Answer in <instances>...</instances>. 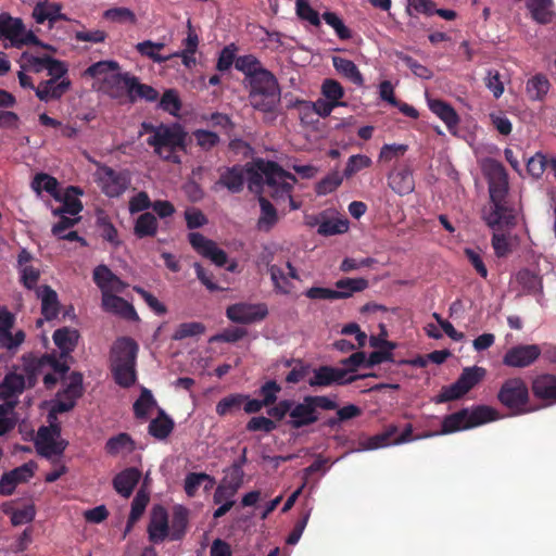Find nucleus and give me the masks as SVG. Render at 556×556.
<instances>
[{"label": "nucleus", "instance_id": "nucleus-37", "mask_svg": "<svg viewBox=\"0 0 556 556\" xmlns=\"http://www.w3.org/2000/svg\"><path fill=\"white\" fill-rule=\"evenodd\" d=\"M157 231V219L149 212L142 213L136 220L134 233L137 238L153 237Z\"/></svg>", "mask_w": 556, "mask_h": 556}, {"label": "nucleus", "instance_id": "nucleus-53", "mask_svg": "<svg viewBox=\"0 0 556 556\" xmlns=\"http://www.w3.org/2000/svg\"><path fill=\"white\" fill-rule=\"evenodd\" d=\"M308 384L313 388H326L333 386L332 366L323 365L313 370V376L308 379Z\"/></svg>", "mask_w": 556, "mask_h": 556}, {"label": "nucleus", "instance_id": "nucleus-55", "mask_svg": "<svg viewBox=\"0 0 556 556\" xmlns=\"http://www.w3.org/2000/svg\"><path fill=\"white\" fill-rule=\"evenodd\" d=\"M367 377H376V374L353 375V369H346L344 366L342 368L332 367V380L337 386L350 384Z\"/></svg>", "mask_w": 556, "mask_h": 556}, {"label": "nucleus", "instance_id": "nucleus-27", "mask_svg": "<svg viewBox=\"0 0 556 556\" xmlns=\"http://www.w3.org/2000/svg\"><path fill=\"white\" fill-rule=\"evenodd\" d=\"M38 296L41 299V314L47 320H52L58 317L60 313V303L58 293L49 286H41L37 291Z\"/></svg>", "mask_w": 556, "mask_h": 556}, {"label": "nucleus", "instance_id": "nucleus-48", "mask_svg": "<svg viewBox=\"0 0 556 556\" xmlns=\"http://www.w3.org/2000/svg\"><path fill=\"white\" fill-rule=\"evenodd\" d=\"M268 273L277 293L289 294L291 292L292 283L288 280V274L286 275L281 267L273 264L268 267Z\"/></svg>", "mask_w": 556, "mask_h": 556}, {"label": "nucleus", "instance_id": "nucleus-9", "mask_svg": "<svg viewBox=\"0 0 556 556\" xmlns=\"http://www.w3.org/2000/svg\"><path fill=\"white\" fill-rule=\"evenodd\" d=\"M338 290L324 287H312L305 291V296L311 300H338L348 299L354 292H361L368 287L365 278H343L336 282Z\"/></svg>", "mask_w": 556, "mask_h": 556}, {"label": "nucleus", "instance_id": "nucleus-47", "mask_svg": "<svg viewBox=\"0 0 556 556\" xmlns=\"http://www.w3.org/2000/svg\"><path fill=\"white\" fill-rule=\"evenodd\" d=\"M203 482L215 484V478L205 472H190L185 478V492L189 497H193Z\"/></svg>", "mask_w": 556, "mask_h": 556}, {"label": "nucleus", "instance_id": "nucleus-33", "mask_svg": "<svg viewBox=\"0 0 556 556\" xmlns=\"http://www.w3.org/2000/svg\"><path fill=\"white\" fill-rule=\"evenodd\" d=\"M110 369L116 384L130 388L137 380L136 365L110 364Z\"/></svg>", "mask_w": 556, "mask_h": 556}, {"label": "nucleus", "instance_id": "nucleus-23", "mask_svg": "<svg viewBox=\"0 0 556 556\" xmlns=\"http://www.w3.org/2000/svg\"><path fill=\"white\" fill-rule=\"evenodd\" d=\"M244 181V168L241 165H233L220 172L215 185L226 188L231 193H239L243 190Z\"/></svg>", "mask_w": 556, "mask_h": 556}, {"label": "nucleus", "instance_id": "nucleus-28", "mask_svg": "<svg viewBox=\"0 0 556 556\" xmlns=\"http://www.w3.org/2000/svg\"><path fill=\"white\" fill-rule=\"evenodd\" d=\"M54 344L61 351V357H67L76 348L78 331L68 327L59 328L53 333Z\"/></svg>", "mask_w": 556, "mask_h": 556}, {"label": "nucleus", "instance_id": "nucleus-14", "mask_svg": "<svg viewBox=\"0 0 556 556\" xmlns=\"http://www.w3.org/2000/svg\"><path fill=\"white\" fill-rule=\"evenodd\" d=\"M542 351L536 344H519L510 348L503 357V364L513 368H525L532 365Z\"/></svg>", "mask_w": 556, "mask_h": 556}, {"label": "nucleus", "instance_id": "nucleus-4", "mask_svg": "<svg viewBox=\"0 0 556 556\" xmlns=\"http://www.w3.org/2000/svg\"><path fill=\"white\" fill-rule=\"evenodd\" d=\"M254 167L264 174L265 184L271 189L270 195L275 200L291 198L293 185L296 182L293 174L285 170L278 163L263 159L256 160Z\"/></svg>", "mask_w": 556, "mask_h": 556}, {"label": "nucleus", "instance_id": "nucleus-8", "mask_svg": "<svg viewBox=\"0 0 556 556\" xmlns=\"http://www.w3.org/2000/svg\"><path fill=\"white\" fill-rule=\"evenodd\" d=\"M481 218L493 230L516 225V215L508 198H489V202L481 211Z\"/></svg>", "mask_w": 556, "mask_h": 556}, {"label": "nucleus", "instance_id": "nucleus-24", "mask_svg": "<svg viewBox=\"0 0 556 556\" xmlns=\"http://www.w3.org/2000/svg\"><path fill=\"white\" fill-rule=\"evenodd\" d=\"M102 306L106 312L114 313L126 320H139V316L135 307L128 301L118 295L112 294L103 296Z\"/></svg>", "mask_w": 556, "mask_h": 556}, {"label": "nucleus", "instance_id": "nucleus-44", "mask_svg": "<svg viewBox=\"0 0 556 556\" xmlns=\"http://www.w3.org/2000/svg\"><path fill=\"white\" fill-rule=\"evenodd\" d=\"M25 379L22 375L8 374L2 383H0V395L11 397L23 392Z\"/></svg>", "mask_w": 556, "mask_h": 556}, {"label": "nucleus", "instance_id": "nucleus-21", "mask_svg": "<svg viewBox=\"0 0 556 556\" xmlns=\"http://www.w3.org/2000/svg\"><path fill=\"white\" fill-rule=\"evenodd\" d=\"M531 391L535 399L544 402L546 406L556 404V376L541 374L531 383Z\"/></svg>", "mask_w": 556, "mask_h": 556}, {"label": "nucleus", "instance_id": "nucleus-2", "mask_svg": "<svg viewBox=\"0 0 556 556\" xmlns=\"http://www.w3.org/2000/svg\"><path fill=\"white\" fill-rule=\"evenodd\" d=\"M498 418V412L488 405H477L471 408H462L442 419L440 433L450 434L471 429Z\"/></svg>", "mask_w": 556, "mask_h": 556}, {"label": "nucleus", "instance_id": "nucleus-46", "mask_svg": "<svg viewBox=\"0 0 556 556\" xmlns=\"http://www.w3.org/2000/svg\"><path fill=\"white\" fill-rule=\"evenodd\" d=\"M61 396L72 401L76 405V401L83 395V375L73 371L70 375V381L66 387L59 392Z\"/></svg>", "mask_w": 556, "mask_h": 556}, {"label": "nucleus", "instance_id": "nucleus-39", "mask_svg": "<svg viewBox=\"0 0 556 556\" xmlns=\"http://www.w3.org/2000/svg\"><path fill=\"white\" fill-rule=\"evenodd\" d=\"M489 125L501 136L508 137L513 131V123L508 112L494 110L489 113Z\"/></svg>", "mask_w": 556, "mask_h": 556}, {"label": "nucleus", "instance_id": "nucleus-57", "mask_svg": "<svg viewBox=\"0 0 556 556\" xmlns=\"http://www.w3.org/2000/svg\"><path fill=\"white\" fill-rule=\"evenodd\" d=\"M371 165V160L367 155L355 154L351 155L348 160L345 168L343 170V176L346 178L352 177L359 170L367 168Z\"/></svg>", "mask_w": 556, "mask_h": 556}, {"label": "nucleus", "instance_id": "nucleus-61", "mask_svg": "<svg viewBox=\"0 0 556 556\" xmlns=\"http://www.w3.org/2000/svg\"><path fill=\"white\" fill-rule=\"evenodd\" d=\"M407 150L408 146L403 143L383 144L379 153V161L389 163L393 160H397L402 157Z\"/></svg>", "mask_w": 556, "mask_h": 556}, {"label": "nucleus", "instance_id": "nucleus-18", "mask_svg": "<svg viewBox=\"0 0 556 556\" xmlns=\"http://www.w3.org/2000/svg\"><path fill=\"white\" fill-rule=\"evenodd\" d=\"M93 281L101 290L102 298L114 293H122L127 285L117 277L106 265H98L93 269Z\"/></svg>", "mask_w": 556, "mask_h": 556}, {"label": "nucleus", "instance_id": "nucleus-41", "mask_svg": "<svg viewBox=\"0 0 556 556\" xmlns=\"http://www.w3.org/2000/svg\"><path fill=\"white\" fill-rule=\"evenodd\" d=\"M517 281L529 294H539L542 292V278L528 268L518 271Z\"/></svg>", "mask_w": 556, "mask_h": 556}, {"label": "nucleus", "instance_id": "nucleus-12", "mask_svg": "<svg viewBox=\"0 0 556 556\" xmlns=\"http://www.w3.org/2000/svg\"><path fill=\"white\" fill-rule=\"evenodd\" d=\"M188 240L192 249L201 256L208 258L216 266L223 267L228 261L227 253L216 242L200 232H190Z\"/></svg>", "mask_w": 556, "mask_h": 556}, {"label": "nucleus", "instance_id": "nucleus-56", "mask_svg": "<svg viewBox=\"0 0 556 556\" xmlns=\"http://www.w3.org/2000/svg\"><path fill=\"white\" fill-rule=\"evenodd\" d=\"M349 229V223L344 219L339 218H330L325 219L320 223L318 227V233L321 236H333L339 233H344Z\"/></svg>", "mask_w": 556, "mask_h": 556}, {"label": "nucleus", "instance_id": "nucleus-26", "mask_svg": "<svg viewBox=\"0 0 556 556\" xmlns=\"http://www.w3.org/2000/svg\"><path fill=\"white\" fill-rule=\"evenodd\" d=\"M141 478V472L135 467H129L117 473L113 479L115 491L127 498L132 494L135 486Z\"/></svg>", "mask_w": 556, "mask_h": 556}, {"label": "nucleus", "instance_id": "nucleus-35", "mask_svg": "<svg viewBox=\"0 0 556 556\" xmlns=\"http://www.w3.org/2000/svg\"><path fill=\"white\" fill-rule=\"evenodd\" d=\"M188 509L182 506L174 508L172 522L169 527V538L173 541L181 540L188 526Z\"/></svg>", "mask_w": 556, "mask_h": 556}, {"label": "nucleus", "instance_id": "nucleus-40", "mask_svg": "<svg viewBox=\"0 0 556 556\" xmlns=\"http://www.w3.org/2000/svg\"><path fill=\"white\" fill-rule=\"evenodd\" d=\"M527 7L535 22L546 24L552 20V0H529Z\"/></svg>", "mask_w": 556, "mask_h": 556}, {"label": "nucleus", "instance_id": "nucleus-32", "mask_svg": "<svg viewBox=\"0 0 556 556\" xmlns=\"http://www.w3.org/2000/svg\"><path fill=\"white\" fill-rule=\"evenodd\" d=\"M174 427V420L161 409L159 416L150 421L148 430L153 438L165 440L173 432Z\"/></svg>", "mask_w": 556, "mask_h": 556}, {"label": "nucleus", "instance_id": "nucleus-36", "mask_svg": "<svg viewBox=\"0 0 556 556\" xmlns=\"http://www.w3.org/2000/svg\"><path fill=\"white\" fill-rule=\"evenodd\" d=\"M332 64L336 71L346 79L357 86L363 85V76L354 62L341 56H333Z\"/></svg>", "mask_w": 556, "mask_h": 556}, {"label": "nucleus", "instance_id": "nucleus-22", "mask_svg": "<svg viewBox=\"0 0 556 556\" xmlns=\"http://www.w3.org/2000/svg\"><path fill=\"white\" fill-rule=\"evenodd\" d=\"M251 93L264 97H276L279 94V86L275 76L262 67L258 72L248 80Z\"/></svg>", "mask_w": 556, "mask_h": 556}, {"label": "nucleus", "instance_id": "nucleus-11", "mask_svg": "<svg viewBox=\"0 0 556 556\" xmlns=\"http://www.w3.org/2000/svg\"><path fill=\"white\" fill-rule=\"evenodd\" d=\"M481 167L488 181L489 198H508L509 181L504 165L495 159L488 157Z\"/></svg>", "mask_w": 556, "mask_h": 556}, {"label": "nucleus", "instance_id": "nucleus-43", "mask_svg": "<svg viewBox=\"0 0 556 556\" xmlns=\"http://www.w3.org/2000/svg\"><path fill=\"white\" fill-rule=\"evenodd\" d=\"M104 448L108 454L115 456L123 451L132 452L135 450V442L128 433L122 432L110 438Z\"/></svg>", "mask_w": 556, "mask_h": 556}, {"label": "nucleus", "instance_id": "nucleus-15", "mask_svg": "<svg viewBox=\"0 0 556 556\" xmlns=\"http://www.w3.org/2000/svg\"><path fill=\"white\" fill-rule=\"evenodd\" d=\"M123 78L119 92H125L131 101L154 102L157 100L159 91L152 86L142 84L138 77L129 72H125Z\"/></svg>", "mask_w": 556, "mask_h": 556}, {"label": "nucleus", "instance_id": "nucleus-31", "mask_svg": "<svg viewBox=\"0 0 556 556\" xmlns=\"http://www.w3.org/2000/svg\"><path fill=\"white\" fill-rule=\"evenodd\" d=\"M34 4L33 16L38 24H42L47 21L52 23L61 17V7L58 3H51L48 0H38Z\"/></svg>", "mask_w": 556, "mask_h": 556}, {"label": "nucleus", "instance_id": "nucleus-5", "mask_svg": "<svg viewBox=\"0 0 556 556\" xmlns=\"http://www.w3.org/2000/svg\"><path fill=\"white\" fill-rule=\"evenodd\" d=\"M124 73L118 62L102 60L87 67L84 72V77L91 79L93 86H97L99 89L116 96L119 93Z\"/></svg>", "mask_w": 556, "mask_h": 556}, {"label": "nucleus", "instance_id": "nucleus-7", "mask_svg": "<svg viewBox=\"0 0 556 556\" xmlns=\"http://www.w3.org/2000/svg\"><path fill=\"white\" fill-rule=\"evenodd\" d=\"M497 400L511 415H522L529 412V388L519 377L509 378L503 382L497 393Z\"/></svg>", "mask_w": 556, "mask_h": 556}, {"label": "nucleus", "instance_id": "nucleus-29", "mask_svg": "<svg viewBox=\"0 0 556 556\" xmlns=\"http://www.w3.org/2000/svg\"><path fill=\"white\" fill-rule=\"evenodd\" d=\"M399 432V428L395 425H389L384 430L378 434L367 438L359 442V450L370 451L381 447H386L392 444L393 437Z\"/></svg>", "mask_w": 556, "mask_h": 556}, {"label": "nucleus", "instance_id": "nucleus-45", "mask_svg": "<svg viewBox=\"0 0 556 556\" xmlns=\"http://www.w3.org/2000/svg\"><path fill=\"white\" fill-rule=\"evenodd\" d=\"M485 376V369L478 366L466 367L457 378L458 383L468 393Z\"/></svg>", "mask_w": 556, "mask_h": 556}, {"label": "nucleus", "instance_id": "nucleus-25", "mask_svg": "<svg viewBox=\"0 0 556 556\" xmlns=\"http://www.w3.org/2000/svg\"><path fill=\"white\" fill-rule=\"evenodd\" d=\"M388 179L391 189L400 195L409 194L414 191L415 180L408 166L395 168L390 173Z\"/></svg>", "mask_w": 556, "mask_h": 556}, {"label": "nucleus", "instance_id": "nucleus-51", "mask_svg": "<svg viewBox=\"0 0 556 556\" xmlns=\"http://www.w3.org/2000/svg\"><path fill=\"white\" fill-rule=\"evenodd\" d=\"M235 67L244 74L247 81L251 79L263 66L261 62L252 54L237 58Z\"/></svg>", "mask_w": 556, "mask_h": 556}, {"label": "nucleus", "instance_id": "nucleus-6", "mask_svg": "<svg viewBox=\"0 0 556 556\" xmlns=\"http://www.w3.org/2000/svg\"><path fill=\"white\" fill-rule=\"evenodd\" d=\"M185 140L186 135L181 130L161 127L147 141L160 157L179 164L181 160L178 152L185 151Z\"/></svg>", "mask_w": 556, "mask_h": 556}, {"label": "nucleus", "instance_id": "nucleus-19", "mask_svg": "<svg viewBox=\"0 0 556 556\" xmlns=\"http://www.w3.org/2000/svg\"><path fill=\"white\" fill-rule=\"evenodd\" d=\"M56 438L51 434V430L47 427L39 428L35 441L37 453L46 458L62 455L68 443L65 440L58 441Z\"/></svg>", "mask_w": 556, "mask_h": 556}, {"label": "nucleus", "instance_id": "nucleus-42", "mask_svg": "<svg viewBox=\"0 0 556 556\" xmlns=\"http://www.w3.org/2000/svg\"><path fill=\"white\" fill-rule=\"evenodd\" d=\"M261 206V216L257 226L261 230H270L278 222L277 211L275 206L264 197L258 199Z\"/></svg>", "mask_w": 556, "mask_h": 556}, {"label": "nucleus", "instance_id": "nucleus-50", "mask_svg": "<svg viewBox=\"0 0 556 556\" xmlns=\"http://www.w3.org/2000/svg\"><path fill=\"white\" fill-rule=\"evenodd\" d=\"M245 400H248V395L239 393L225 396L216 404V413L219 416H226L239 409Z\"/></svg>", "mask_w": 556, "mask_h": 556}, {"label": "nucleus", "instance_id": "nucleus-10", "mask_svg": "<svg viewBox=\"0 0 556 556\" xmlns=\"http://www.w3.org/2000/svg\"><path fill=\"white\" fill-rule=\"evenodd\" d=\"M8 39L12 47L22 48L29 45H40L36 35L25 28L21 18L7 13L0 14V39Z\"/></svg>", "mask_w": 556, "mask_h": 556}, {"label": "nucleus", "instance_id": "nucleus-54", "mask_svg": "<svg viewBox=\"0 0 556 556\" xmlns=\"http://www.w3.org/2000/svg\"><path fill=\"white\" fill-rule=\"evenodd\" d=\"M205 332V326L199 321H190L180 324L175 332L173 339L176 341L184 340L190 337H197Z\"/></svg>", "mask_w": 556, "mask_h": 556}, {"label": "nucleus", "instance_id": "nucleus-3", "mask_svg": "<svg viewBox=\"0 0 556 556\" xmlns=\"http://www.w3.org/2000/svg\"><path fill=\"white\" fill-rule=\"evenodd\" d=\"M338 403L326 395H306L301 403L291 407L289 425L300 429L315 424L319 419L317 409L333 410Z\"/></svg>", "mask_w": 556, "mask_h": 556}, {"label": "nucleus", "instance_id": "nucleus-52", "mask_svg": "<svg viewBox=\"0 0 556 556\" xmlns=\"http://www.w3.org/2000/svg\"><path fill=\"white\" fill-rule=\"evenodd\" d=\"M433 113L441 118L451 134L456 135L459 117L453 106H430Z\"/></svg>", "mask_w": 556, "mask_h": 556}, {"label": "nucleus", "instance_id": "nucleus-64", "mask_svg": "<svg viewBox=\"0 0 556 556\" xmlns=\"http://www.w3.org/2000/svg\"><path fill=\"white\" fill-rule=\"evenodd\" d=\"M491 244L495 255L500 258L508 256L513 251L509 238L505 233L494 232Z\"/></svg>", "mask_w": 556, "mask_h": 556}, {"label": "nucleus", "instance_id": "nucleus-60", "mask_svg": "<svg viewBox=\"0 0 556 556\" xmlns=\"http://www.w3.org/2000/svg\"><path fill=\"white\" fill-rule=\"evenodd\" d=\"M343 181V176L339 172H333L323 178L316 186V192L319 195H326L334 191Z\"/></svg>", "mask_w": 556, "mask_h": 556}, {"label": "nucleus", "instance_id": "nucleus-30", "mask_svg": "<svg viewBox=\"0 0 556 556\" xmlns=\"http://www.w3.org/2000/svg\"><path fill=\"white\" fill-rule=\"evenodd\" d=\"M551 84L543 74H535L528 79L526 93L531 101H544L549 91Z\"/></svg>", "mask_w": 556, "mask_h": 556}, {"label": "nucleus", "instance_id": "nucleus-63", "mask_svg": "<svg viewBox=\"0 0 556 556\" xmlns=\"http://www.w3.org/2000/svg\"><path fill=\"white\" fill-rule=\"evenodd\" d=\"M280 391L281 387L275 380L266 381L258 390V395L262 396V404L266 407L273 405L277 401Z\"/></svg>", "mask_w": 556, "mask_h": 556}, {"label": "nucleus", "instance_id": "nucleus-58", "mask_svg": "<svg viewBox=\"0 0 556 556\" xmlns=\"http://www.w3.org/2000/svg\"><path fill=\"white\" fill-rule=\"evenodd\" d=\"M485 87L498 99L504 92V77L496 70H489L484 78Z\"/></svg>", "mask_w": 556, "mask_h": 556}, {"label": "nucleus", "instance_id": "nucleus-49", "mask_svg": "<svg viewBox=\"0 0 556 556\" xmlns=\"http://www.w3.org/2000/svg\"><path fill=\"white\" fill-rule=\"evenodd\" d=\"M103 17L113 23L136 24L137 17L132 10L125 7H114L103 12Z\"/></svg>", "mask_w": 556, "mask_h": 556}, {"label": "nucleus", "instance_id": "nucleus-13", "mask_svg": "<svg viewBox=\"0 0 556 556\" xmlns=\"http://www.w3.org/2000/svg\"><path fill=\"white\" fill-rule=\"evenodd\" d=\"M268 314L266 304L236 303L227 307L226 316L233 323L249 325L263 320Z\"/></svg>", "mask_w": 556, "mask_h": 556}, {"label": "nucleus", "instance_id": "nucleus-16", "mask_svg": "<svg viewBox=\"0 0 556 556\" xmlns=\"http://www.w3.org/2000/svg\"><path fill=\"white\" fill-rule=\"evenodd\" d=\"M138 343L130 337L116 339L110 351V364L137 365Z\"/></svg>", "mask_w": 556, "mask_h": 556}, {"label": "nucleus", "instance_id": "nucleus-34", "mask_svg": "<svg viewBox=\"0 0 556 556\" xmlns=\"http://www.w3.org/2000/svg\"><path fill=\"white\" fill-rule=\"evenodd\" d=\"M83 191L78 187L70 186L65 194L63 197V205L60 208L53 211L54 215L58 214H70L72 216L77 215L83 210V204L79 199H77L78 194H81Z\"/></svg>", "mask_w": 556, "mask_h": 556}, {"label": "nucleus", "instance_id": "nucleus-62", "mask_svg": "<svg viewBox=\"0 0 556 556\" xmlns=\"http://www.w3.org/2000/svg\"><path fill=\"white\" fill-rule=\"evenodd\" d=\"M323 18L327 25L333 28L340 39H350L351 30L345 26L342 18L333 12H325Z\"/></svg>", "mask_w": 556, "mask_h": 556}, {"label": "nucleus", "instance_id": "nucleus-38", "mask_svg": "<svg viewBox=\"0 0 556 556\" xmlns=\"http://www.w3.org/2000/svg\"><path fill=\"white\" fill-rule=\"evenodd\" d=\"M58 187V180L46 173L36 174L31 181V188L35 192L41 193V191H46L55 200H61Z\"/></svg>", "mask_w": 556, "mask_h": 556}, {"label": "nucleus", "instance_id": "nucleus-1", "mask_svg": "<svg viewBox=\"0 0 556 556\" xmlns=\"http://www.w3.org/2000/svg\"><path fill=\"white\" fill-rule=\"evenodd\" d=\"M21 60L22 68L25 72L35 74L47 72L51 77L49 80L39 84L35 89L40 101L56 100L68 90L70 80L64 77L67 68L63 62L50 56H37L28 52L23 53Z\"/></svg>", "mask_w": 556, "mask_h": 556}, {"label": "nucleus", "instance_id": "nucleus-20", "mask_svg": "<svg viewBox=\"0 0 556 556\" xmlns=\"http://www.w3.org/2000/svg\"><path fill=\"white\" fill-rule=\"evenodd\" d=\"M148 534L150 542L154 544L161 543L169 536L168 514L161 505H156L152 508L148 525Z\"/></svg>", "mask_w": 556, "mask_h": 556}, {"label": "nucleus", "instance_id": "nucleus-59", "mask_svg": "<svg viewBox=\"0 0 556 556\" xmlns=\"http://www.w3.org/2000/svg\"><path fill=\"white\" fill-rule=\"evenodd\" d=\"M467 392L460 387L456 380L454 383L443 387L434 401L438 404L446 403L463 397Z\"/></svg>", "mask_w": 556, "mask_h": 556}, {"label": "nucleus", "instance_id": "nucleus-17", "mask_svg": "<svg viewBox=\"0 0 556 556\" xmlns=\"http://www.w3.org/2000/svg\"><path fill=\"white\" fill-rule=\"evenodd\" d=\"M102 190L110 197L115 198L123 194L130 184L129 174L125 170H115L105 166L101 175Z\"/></svg>", "mask_w": 556, "mask_h": 556}]
</instances>
